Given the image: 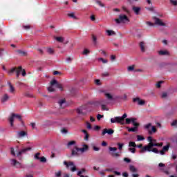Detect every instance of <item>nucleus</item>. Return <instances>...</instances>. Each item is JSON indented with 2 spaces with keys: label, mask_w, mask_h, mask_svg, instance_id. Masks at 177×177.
I'll list each match as a JSON object with an SVG mask.
<instances>
[{
  "label": "nucleus",
  "mask_w": 177,
  "mask_h": 177,
  "mask_svg": "<svg viewBox=\"0 0 177 177\" xmlns=\"http://www.w3.org/2000/svg\"><path fill=\"white\" fill-rule=\"evenodd\" d=\"M148 142L149 143L147 145L144 146L142 150H140V154H143V153H146V151H151L152 147H162V142L157 143V140L153 139V137L149 136L147 138Z\"/></svg>",
  "instance_id": "nucleus-1"
},
{
  "label": "nucleus",
  "mask_w": 177,
  "mask_h": 177,
  "mask_svg": "<svg viewBox=\"0 0 177 177\" xmlns=\"http://www.w3.org/2000/svg\"><path fill=\"white\" fill-rule=\"evenodd\" d=\"M9 75H12L13 73H16L17 77L19 78L20 77V74H21L22 77H26L27 73H26V70L23 69L21 66H19L18 68H12L8 71Z\"/></svg>",
  "instance_id": "nucleus-2"
},
{
  "label": "nucleus",
  "mask_w": 177,
  "mask_h": 177,
  "mask_svg": "<svg viewBox=\"0 0 177 177\" xmlns=\"http://www.w3.org/2000/svg\"><path fill=\"white\" fill-rule=\"evenodd\" d=\"M88 150H89V146L87 145H84L82 148L75 147L72 149V156H81V154H83L85 151H88Z\"/></svg>",
  "instance_id": "nucleus-3"
},
{
  "label": "nucleus",
  "mask_w": 177,
  "mask_h": 177,
  "mask_svg": "<svg viewBox=\"0 0 177 177\" xmlns=\"http://www.w3.org/2000/svg\"><path fill=\"white\" fill-rule=\"evenodd\" d=\"M53 86L58 88L60 91H63V85L58 83L55 80H53L50 82V86L48 87V92H55V88Z\"/></svg>",
  "instance_id": "nucleus-4"
},
{
  "label": "nucleus",
  "mask_w": 177,
  "mask_h": 177,
  "mask_svg": "<svg viewBox=\"0 0 177 177\" xmlns=\"http://www.w3.org/2000/svg\"><path fill=\"white\" fill-rule=\"evenodd\" d=\"M127 117H128V115H127V113H124L122 115V117H115L111 119V124H115V122H117L118 124H121V125H124V124H125V122H124V121H125V118H127Z\"/></svg>",
  "instance_id": "nucleus-5"
},
{
  "label": "nucleus",
  "mask_w": 177,
  "mask_h": 177,
  "mask_svg": "<svg viewBox=\"0 0 177 177\" xmlns=\"http://www.w3.org/2000/svg\"><path fill=\"white\" fill-rule=\"evenodd\" d=\"M115 21L117 24H121V23L125 24L127 23H129V18H128V16L122 14L119 15L118 19H115Z\"/></svg>",
  "instance_id": "nucleus-6"
},
{
  "label": "nucleus",
  "mask_w": 177,
  "mask_h": 177,
  "mask_svg": "<svg viewBox=\"0 0 177 177\" xmlns=\"http://www.w3.org/2000/svg\"><path fill=\"white\" fill-rule=\"evenodd\" d=\"M19 120V121H21V115L16 114V113H12L11 115L8 118V121L10 122V127H13L14 124L13 122H15V120Z\"/></svg>",
  "instance_id": "nucleus-7"
},
{
  "label": "nucleus",
  "mask_w": 177,
  "mask_h": 177,
  "mask_svg": "<svg viewBox=\"0 0 177 177\" xmlns=\"http://www.w3.org/2000/svg\"><path fill=\"white\" fill-rule=\"evenodd\" d=\"M144 128L148 131L149 135H151V133H156V132H157V129L155 126H151V123L145 124Z\"/></svg>",
  "instance_id": "nucleus-8"
},
{
  "label": "nucleus",
  "mask_w": 177,
  "mask_h": 177,
  "mask_svg": "<svg viewBox=\"0 0 177 177\" xmlns=\"http://www.w3.org/2000/svg\"><path fill=\"white\" fill-rule=\"evenodd\" d=\"M64 165H65L68 169H69L71 172H75V171H77V167L73 162H68L67 161H64Z\"/></svg>",
  "instance_id": "nucleus-9"
},
{
  "label": "nucleus",
  "mask_w": 177,
  "mask_h": 177,
  "mask_svg": "<svg viewBox=\"0 0 177 177\" xmlns=\"http://www.w3.org/2000/svg\"><path fill=\"white\" fill-rule=\"evenodd\" d=\"M104 93V96L106 97L107 100L110 102H113V100H115V97H114V95L111 93H109L106 91H101Z\"/></svg>",
  "instance_id": "nucleus-10"
},
{
  "label": "nucleus",
  "mask_w": 177,
  "mask_h": 177,
  "mask_svg": "<svg viewBox=\"0 0 177 177\" xmlns=\"http://www.w3.org/2000/svg\"><path fill=\"white\" fill-rule=\"evenodd\" d=\"M99 104L103 110H107L106 105L110 104V102L106 99H102L99 101Z\"/></svg>",
  "instance_id": "nucleus-11"
},
{
  "label": "nucleus",
  "mask_w": 177,
  "mask_h": 177,
  "mask_svg": "<svg viewBox=\"0 0 177 177\" xmlns=\"http://www.w3.org/2000/svg\"><path fill=\"white\" fill-rule=\"evenodd\" d=\"M153 20L154 21V24H156V26H165V24L164 22H162V21L161 19H160L159 18H158L156 17H153Z\"/></svg>",
  "instance_id": "nucleus-12"
},
{
  "label": "nucleus",
  "mask_w": 177,
  "mask_h": 177,
  "mask_svg": "<svg viewBox=\"0 0 177 177\" xmlns=\"http://www.w3.org/2000/svg\"><path fill=\"white\" fill-rule=\"evenodd\" d=\"M30 150H31V147L22 149L21 151H18V153H17V157H20V156L27 153V151H30Z\"/></svg>",
  "instance_id": "nucleus-13"
},
{
  "label": "nucleus",
  "mask_w": 177,
  "mask_h": 177,
  "mask_svg": "<svg viewBox=\"0 0 177 177\" xmlns=\"http://www.w3.org/2000/svg\"><path fill=\"white\" fill-rule=\"evenodd\" d=\"M11 165H13V167H15L16 168H21V163L16 160V159L11 160Z\"/></svg>",
  "instance_id": "nucleus-14"
},
{
  "label": "nucleus",
  "mask_w": 177,
  "mask_h": 177,
  "mask_svg": "<svg viewBox=\"0 0 177 177\" xmlns=\"http://www.w3.org/2000/svg\"><path fill=\"white\" fill-rule=\"evenodd\" d=\"M170 146L171 145L169 144H167V145L164 146L162 149L160 151V154H161V156H164V154H165V153H167V151L169 150Z\"/></svg>",
  "instance_id": "nucleus-15"
},
{
  "label": "nucleus",
  "mask_w": 177,
  "mask_h": 177,
  "mask_svg": "<svg viewBox=\"0 0 177 177\" xmlns=\"http://www.w3.org/2000/svg\"><path fill=\"white\" fill-rule=\"evenodd\" d=\"M110 151H112L111 153V155L112 157H120V153H115L114 151H117V148L116 147H109Z\"/></svg>",
  "instance_id": "nucleus-16"
},
{
  "label": "nucleus",
  "mask_w": 177,
  "mask_h": 177,
  "mask_svg": "<svg viewBox=\"0 0 177 177\" xmlns=\"http://www.w3.org/2000/svg\"><path fill=\"white\" fill-rule=\"evenodd\" d=\"M133 102H134V103H138L139 106H143V104H145V100H140L139 97L133 98Z\"/></svg>",
  "instance_id": "nucleus-17"
},
{
  "label": "nucleus",
  "mask_w": 177,
  "mask_h": 177,
  "mask_svg": "<svg viewBox=\"0 0 177 177\" xmlns=\"http://www.w3.org/2000/svg\"><path fill=\"white\" fill-rule=\"evenodd\" d=\"M106 133H108V135H113V133H114V130L112 129H104L102 131L103 136H104Z\"/></svg>",
  "instance_id": "nucleus-18"
},
{
  "label": "nucleus",
  "mask_w": 177,
  "mask_h": 177,
  "mask_svg": "<svg viewBox=\"0 0 177 177\" xmlns=\"http://www.w3.org/2000/svg\"><path fill=\"white\" fill-rule=\"evenodd\" d=\"M17 138H24V136H27V132L24 131L17 132Z\"/></svg>",
  "instance_id": "nucleus-19"
},
{
  "label": "nucleus",
  "mask_w": 177,
  "mask_h": 177,
  "mask_svg": "<svg viewBox=\"0 0 177 177\" xmlns=\"http://www.w3.org/2000/svg\"><path fill=\"white\" fill-rule=\"evenodd\" d=\"M77 113L80 115H86V111H84V107L77 109Z\"/></svg>",
  "instance_id": "nucleus-20"
},
{
  "label": "nucleus",
  "mask_w": 177,
  "mask_h": 177,
  "mask_svg": "<svg viewBox=\"0 0 177 177\" xmlns=\"http://www.w3.org/2000/svg\"><path fill=\"white\" fill-rule=\"evenodd\" d=\"M140 50L141 52H146V43L141 41L140 43Z\"/></svg>",
  "instance_id": "nucleus-21"
},
{
  "label": "nucleus",
  "mask_w": 177,
  "mask_h": 177,
  "mask_svg": "<svg viewBox=\"0 0 177 177\" xmlns=\"http://www.w3.org/2000/svg\"><path fill=\"white\" fill-rule=\"evenodd\" d=\"M1 103H5L6 102H8L9 100V95L8 94H4L1 98Z\"/></svg>",
  "instance_id": "nucleus-22"
},
{
  "label": "nucleus",
  "mask_w": 177,
  "mask_h": 177,
  "mask_svg": "<svg viewBox=\"0 0 177 177\" xmlns=\"http://www.w3.org/2000/svg\"><path fill=\"white\" fill-rule=\"evenodd\" d=\"M159 55H160V56H168L169 55V52H168V50H162L158 51Z\"/></svg>",
  "instance_id": "nucleus-23"
},
{
  "label": "nucleus",
  "mask_w": 177,
  "mask_h": 177,
  "mask_svg": "<svg viewBox=\"0 0 177 177\" xmlns=\"http://www.w3.org/2000/svg\"><path fill=\"white\" fill-rule=\"evenodd\" d=\"M58 103L61 109H64V107H66V100L64 99L60 100Z\"/></svg>",
  "instance_id": "nucleus-24"
},
{
  "label": "nucleus",
  "mask_w": 177,
  "mask_h": 177,
  "mask_svg": "<svg viewBox=\"0 0 177 177\" xmlns=\"http://www.w3.org/2000/svg\"><path fill=\"white\" fill-rule=\"evenodd\" d=\"M106 35H108V37H111L113 35H115V32H114L113 30H106Z\"/></svg>",
  "instance_id": "nucleus-25"
},
{
  "label": "nucleus",
  "mask_w": 177,
  "mask_h": 177,
  "mask_svg": "<svg viewBox=\"0 0 177 177\" xmlns=\"http://www.w3.org/2000/svg\"><path fill=\"white\" fill-rule=\"evenodd\" d=\"M82 132L83 133H84V135H85L84 140H88V139H89V134L88 133V131H86V130H85V129H83V130H82Z\"/></svg>",
  "instance_id": "nucleus-26"
},
{
  "label": "nucleus",
  "mask_w": 177,
  "mask_h": 177,
  "mask_svg": "<svg viewBox=\"0 0 177 177\" xmlns=\"http://www.w3.org/2000/svg\"><path fill=\"white\" fill-rule=\"evenodd\" d=\"M133 10L136 15H139V12H140V7L133 6Z\"/></svg>",
  "instance_id": "nucleus-27"
},
{
  "label": "nucleus",
  "mask_w": 177,
  "mask_h": 177,
  "mask_svg": "<svg viewBox=\"0 0 177 177\" xmlns=\"http://www.w3.org/2000/svg\"><path fill=\"white\" fill-rule=\"evenodd\" d=\"M131 123L136 128L139 125V123L136 122V118H131Z\"/></svg>",
  "instance_id": "nucleus-28"
},
{
  "label": "nucleus",
  "mask_w": 177,
  "mask_h": 177,
  "mask_svg": "<svg viewBox=\"0 0 177 177\" xmlns=\"http://www.w3.org/2000/svg\"><path fill=\"white\" fill-rule=\"evenodd\" d=\"M55 39H56V41H57V42H64V37H55Z\"/></svg>",
  "instance_id": "nucleus-29"
},
{
  "label": "nucleus",
  "mask_w": 177,
  "mask_h": 177,
  "mask_svg": "<svg viewBox=\"0 0 177 177\" xmlns=\"http://www.w3.org/2000/svg\"><path fill=\"white\" fill-rule=\"evenodd\" d=\"M129 169H130L131 172H138V169H136V167H135V166H133V165H130Z\"/></svg>",
  "instance_id": "nucleus-30"
},
{
  "label": "nucleus",
  "mask_w": 177,
  "mask_h": 177,
  "mask_svg": "<svg viewBox=\"0 0 177 177\" xmlns=\"http://www.w3.org/2000/svg\"><path fill=\"white\" fill-rule=\"evenodd\" d=\"M17 53L21 55V56H27V52L23 51L21 50H17Z\"/></svg>",
  "instance_id": "nucleus-31"
},
{
  "label": "nucleus",
  "mask_w": 177,
  "mask_h": 177,
  "mask_svg": "<svg viewBox=\"0 0 177 177\" xmlns=\"http://www.w3.org/2000/svg\"><path fill=\"white\" fill-rule=\"evenodd\" d=\"M68 16L69 17H72V19H74L75 20H77V19H78L76 16L75 14H74V12H71L68 14Z\"/></svg>",
  "instance_id": "nucleus-32"
},
{
  "label": "nucleus",
  "mask_w": 177,
  "mask_h": 177,
  "mask_svg": "<svg viewBox=\"0 0 177 177\" xmlns=\"http://www.w3.org/2000/svg\"><path fill=\"white\" fill-rule=\"evenodd\" d=\"M9 88H10V93H15V87H13V86L12 85V84H9Z\"/></svg>",
  "instance_id": "nucleus-33"
},
{
  "label": "nucleus",
  "mask_w": 177,
  "mask_h": 177,
  "mask_svg": "<svg viewBox=\"0 0 177 177\" xmlns=\"http://www.w3.org/2000/svg\"><path fill=\"white\" fill-rule=\"evenodd\" d=\"M92 39H93V42L95 45H96V44H97V37H96L95 35H92Z\"/></svg>",
  "instance_id": "nucleus-34"
},
{
  "label": "nucleus",
  "mask_w": 177,
  "mask_h": 177,
  "mask_svg": "<svg viewBox=\"0 0 177 177\" xmlns=\"http://www.w3.org/2000/svg\"><path fill=\"white\" fill-rule=\"evenodd\" d=\"M127 71H135V65L128 66Z\"/></svg>",
  "instance_id": "nucleus-35"
},
{
  "label": "nucleus",
  "mask_w": 177,
  "mask_h": 177,
  "mask_svg": "<svg viewBox=\"0 0 177 177\" xmlns=\"http://www.w3.org/2000/svg\"><path fill=\"white\" fill-rule=\"evenodd\" d=\"M47 52L49 55H53V53H55V50H53V48H47Z\"/></svg>",
  "instance_id": "nucleus-36"
},
{
  "label": "nucleus",
  "mask_w": 177,
  "mask_h": 177,
  "mask_svg": "<svg viewBox=\"0 0 177 177\" xmlns=\"http://www.w3.org/2000/svg\"><path fill=\"white\" fill-rule=\"evenodd\" d=\"M137 140L138 142H140V140H145V137L140 135L137 136Z\"/></svg>",
  "instance_id": "nucleus-37"
},
{
  "label": "nucleus",
  "mask_w": 177,
  "mask_h": 177,
  "mask_svg": "<svg viewBox=\"0 0 177 177\" xmlns=\"http://www.w3.org/2000/svg\"><path fill=\"white\" fill-rule=\"evenodd\" d=\"M151 151L156 153V154H158L160 153V151H158L157 148H151Z\"/></svg>",
  "instance_id": "nucleus-38"
},
{
  "label": "nucleus",
  "mask_w": 177,
  "mask_h": 177,
  "mask_svg": "<svg viewBox=\"0 0 177 177\" xmlns=\"http://www.w3.org/2000/svg\"><path fill=\"white\" fill-rule=\"evenodd\" d=\"M129 147H136V143H135V142H132L131 141L129 143Z\"/></svg>",
  "instance_id": "nucleus-39"
},
{
  "label": "nucleus",
  "mask_w": 177,
  "mask_h": 177,
  "mask_svg": "<svg viewBox=\"0 0 177 177\" xmlns=\"http://www.w3.org/2000/svg\"><path fill=\"white\" fill-rule=\"evenodd\" d=\"M74 145H75V141H70L69 142H68L67 147H70L71 146H74Z\"/></svg>",
  "instance_id": "nucleus-40"
},
{
  "label": "nucleus",
  "mask_w": 177,
  "mask_h": 177,
  "mask_svg": "<svg viewBox=\"0 0 177 177\" xmlns=\"http://www.w3.org/2000/svg\"><path fill=\"white\" fill-rule=\"evenodd\" d=\"M97 60H98V62H102L104 64L107 63V59H104L102 57L98 58Z\"/></svg>",
  "instance_id": "nucleus-41"
},
{
  "label": "nucleus",
  "mask_w": 177,
  "mask_h": 177,
  "mask_svg": "<svg viewBox=\"0 0 177 177\" xmlns=\"http://www.w3.org/2000/svg\"><path fill=\"white\" fill-rule=\"evenodd\" d=\"M86 127L87 129H92V125L91 123H89V122H86Z\"/></svg>",
  "instance_id": "nucleus-42"
},
{
  "label": "nucleus",
  "mask_w": 177,
  "mask_h": 177,
  "mask_svg": "<svg viewBox=\"0 0 177 177\" xmlns=\"http://www.w3.org/2000/svg\"><path fill=\"white\" fill-rule=\"evenodd\" d=\"M122 9L123 12H125L126 13H127V15H129V11L128 10V8H127V7L122 6Z\"/></svg>",
  "instance_id": "nucleus-43"
},
{
  "label": "nucleus",
  "mask_w": 177,
  "mask_h": 177,
  "mask_svg": "<svg viewBox=\"0 0 177 177\" xmlns=\"http://www.w3.org/2000/svg\"><path fill=\"white\" fill-rule=\"evenodd\" d=\"M129 151H131V153H135L136 152V149H135V147H130L129 148Z\"/></svg>",
  "instance_id": "nucleus-44"
},
{
  "label": "nucleus",
  "mask_w": 177,
  "mask_h": 177,
  "mask_svg": "<svg viewBox=\"0 0 177 177\" xmlns=\"http://www.w3.org/2000/svg\"><path fill=\"white\" fill-rule=\"evenodd\" d=\"M136 127H132V128H129L128 129V131L129 132H136Z\"/></svg>",
  "instance_id": "nucleus-45"
},
{
  "label": "nucleus",
  "mask_w": 177,
  "mask_h": 177,
  "mask_svg": "<svg viewBox=\"0 0 177 177\" xmlns=\"http://www.w3.org/2000/svg\"><path fill=\"white\" fill-rule=\"evenodd\" d=\"M170 3L174 6H177V1L176 0H170Z\"/></svg>",
  "instance_id": "nucleus-46"
},
{
  "label": "nucleus",
  "mask_w": 177,
  "mask_h": 177,
  "mask_svg": "<svg viewBox=\"0 0 177 177\" xmlns=\"http://www.w3.org/2000/svg\"><path fill=\"white\" fill-rule=\"evenodd\" d=\"M89 53H91V51L87 48H85L83 51V55H89Z\"/></svg>",
  "instance_id": "nucleus-47"
},
{
  "label": "nucleus",
  "mask_w": 177,
  "mask_h": 177,
  "mask_svg": "<svg viewBox=\"0 0 177 177\" xmlns=\"http://www.w3.org/2000/svg\"><path fill=\"white\" fill-rule=\"evenodd\" d=\"M96 3H97V5H99V6H101V8H104V3H102V1H97Z\"/></svg>",
  "instance_id": "nucleus-48"
},
{
  "label": "nucleus",
  "mask_w": 177,
  "mask_h": 177,
  "mask_svg": "<svg viewBox=\"0 0 177 177\" xmlns=\"http://www.w3.org/2000/svg\"><path fill=\"white\" fill-rule=\"evenodd\" d=\"M84 172H85V169H82L81 171H79L77 172L78 176H81L82 175V174H84Z\"/></svg>",
  "instance_id": "nucleus-49"
},
{
  "label": "nucleus",
  "mask_w": 177,
  "mask_h": 177,
  "mask_svg": "<svg viewBox=\"0 0 177 177\" xmlns=\"http://www.w3.org/2000/svg\"><path fill=\"white\" fill-rule=\"evenodd\" d=\"M61 132H62V133H64V134L68 133V131L67 129H66V128L62 129H61Z\"/></svg>",
  "instance_id": "nucleus-50"
},
{
  "label": "nucleus",
  "mask_w": 177,
  "mask_h": 177,
  "mask_svg": "<svg viewBox=\"0 0 177 177\" xmlns=\"http://www.w3.org/2000/svg\"><path fill=\"white\" fill-rule=\"evenodd\" d=\"M125 121L126 124H129L131 122H132V118H126Z\"/></svg>",
  "instance_id": "nucleus-51"
},
{
  "label": "nucleus",
  "mask_w": 177,
  "mask_h": 177,
  "mask_svg": "<svg viewBox=\"0 0 177 177\" xmlns=\"http://www.w3.org/2000/svg\"><path fill=\"white\" fill-rule=\"evenodd\" d=\"M41 162H46V158L42 156L41 158H39Z\"/></svg>",
  "instance_id": "nucleus-52"
},
{
  "label": "nucleus",
  "mask_w": 177,
  "mask_h": 177,
  "mask_svg": "<svg viewBox=\"0 0 177 177\" xmlns=\"http://www.w3.org/2000/svg\"><path fill=\"white\" fill-rule=\"evenodd\" d=\"M103 117H104V115L98 114V115H97V120H98V121H100V120H102V118H103Z\"/></svg>",
  "instance_id": "nucleus-53"
},
{
  "label": "nucleus",
  "mask_w": 177,
  "mask_h": 177,
  "mask_svg": "<svg viewBox=\"0 0 177 177\" xmlns=\"http://www.w3.org/2000/svg\"><path fill=\"white\" fill-rule=\"evenodd\" d=\"M167 96H168V94H167V93H162L161 94V97H162V99H165V97H167Z\"/></svg>",
  "instance_id": "nucleus-54"
},
{
  "label": "nucleus",
  "mask_w": 177,
  "mask_h": 177,
  "mask_svg": "<svg viewBox=\"0 0 177 177\" xmlns=\"http://www.w3.org/2000/svg\"><path fill=\"white\" fill-rule=\"evenodd\" d=\"M39 156H41V153H37L35 155V158L36 160H39Z\"/></svg>",
  "instance_id": "nucleus-55"
},
{
  "label": "nucleus",
  "mask_w": 177,
  "mask_h": 177,
  "mask_svg": "<svg viewBox=\"0 0 177 177\" xmlns=\"http://www.w3.org/2000/svg\"><path fill=\"white\" fill-rule=\"evenodd\" d=\"M95 84L96 85H102V83L100 82V80H95Z\"/></svg>",
  "instance_id": "nucleus-56"
},
{
  "label": "nucleus",
  "mask_w": 177,
  "mask_h": 177,
  "mask_svg": "<svg viewBox=\"0 0 177 177\" xmlns=\"http://www.w3.org/2000/svg\"><path fill=\"white\" fill-rule=\"evenodd\" d=\"M118 146L119 150H122V147H123V146H124V144L118 143Z\"/></svg>",
  "instance_id": "nucleus-57"
},
{
  "label": "nucleus",
  "mask_w": 177,
  "mask_h": 177,
  "mask_svg": "<svg viewBox=\"0 0 177 177\" xmlns=\"http://www.w3.org/2000/svg\"><path fill=\"white\" fill-rule=\"evenodd\" d=\"M114 171V168H108L105 169V171L107 172H113Z\"/></svg>",
  "instance_id": "nucleus-58"
},
{
  "label": "nucleus",
  "mask_w": 177,
  "mask_h": 177,
  "mask_svg": "<svg viewBox=\"0 0 177 177\" xmlns=\"http://www.w3.org/2000/svg\"><path fill=\"white\" fill-rule=\"evenodd\" d=\"M55 176H57V177H61V176H62V172H61V171H57V172H55Z\"/></svg>",
  "instance_id": "nucleus-59"
},
{
  "label": "nucleus",
  "mask_w": 177,
  "mask_h": 177,
  "mask_svg": "<svg viewBox=\"0 0 177 177\" xmlns=\"http://www.w3.org/2000/svg\"><path fill=\"white\" fill-rule=\"evenodd\" d=\"M10 153L12 154V156H16V153H15V149L14 148H11L10 149Z\"/></svg>",
  "instance_id": "nucleus-60"
},
{
  "label": "nucleus",
  "mask_w": 177,
  "mask_h": 177,
  "mask_svg": "<svg viewBox=\"0 0 177 177\" xmlns=\"http://www.w3.org/2000/svg\"><path fill=\"white\" fill-rule=\"evenodd\" d=\"M171 127H177V120H174L172 122Z\"/></svg>",
  "instance_id": "nucleus-61"
},
{
  "label": "nucleus",
  "mask_w": 177,
  "mask_h": 177,
  "mask_svg": "<svg viewBox=\"0 0 177 177\" xmlns=\"http://www.w3.org/2000/svg\"><path fill=\"white\" fill-rule=\"evenodd\" d=\"M110 75V73L109 72H104L102 73V77H109Z\"/></svg>",
  "instance_id": "nucleus-62"
},
{
  "label": "nucleus",
  "mask_w": 177,
  "mask_h": 177,
  "mask_svg": "<svg viewBox=\"0 0 177 177\" xmlns=\"http://www.w3.org/2000/svg\"><path fill=\"white\" fill-rule=\"evenodd\" d=\"M100 126H95L93 127L94 131H100Z\"/></svg>",
  "instance_id": "nucleus-63"
},
{
  "label": "nucleus",
  "mask_w": 177,
  "mask_h": 177,
  "mask_svg": "<svg viewBox=\"0 0 177 177\" xmlns=\"http://www.w3.org/2000/svg\"><path fill=\"white\" fill-rule=\"evenodd\" d=\"M162 81L158 82L156 84L157 88H161V84H162Z\"/></svg>",
  "instance_id": "nucleus-64"
}]
</instances>
